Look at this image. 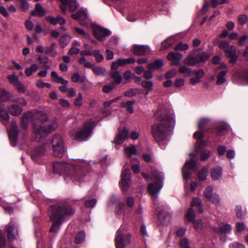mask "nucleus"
<instances>
[{"instance_id":"f257e3e1","label":"nucleus","mask_w":248,"mask_h":248,"mask_svg":"<svg viewBox=\"0 0 248 248\" xmlns=\"http://www.w3.org/2000/svg\"><path fill=\"white\" fill-rule=\"evenodd\" d=\"M75 213V209L69 202L62 201L51 205L48 208V216L52 224L49 232H57L63 222Z\"/></svg>"},{"instance_id":"f03ea898","label":"nucleus","mask_w":248,"mask_h":248,"mask_svg":"<svg viewBox=\"0 0 248 248\" xmlns=\"http://www.w3.org/2000/svg\"><path fill=\"white\" fill-rule=\"evenodd\" d=\"M53 166L55 173L61 174L65 172L73 180L79 181L81 177L86 175L89 164L83 160H78L73 164L55 162Z\"/></svg>"},{"instance_id":"7ed1b4c3","label":"nucleus","mask_w":248,"mask_h":248,"mask_svg":"<svg viewBox=\"0 0 248 248\" xmlns=\"http://www.w3.org/2000/svg\"><path fill=\"white\" fill-rule=\"evenodd\" d=\"M155 116L158 121L152 126V133L155 140L160 143L167 140L172 120L168 115L161 116L159 112Z\"/></svg>"},{"instance_id":"20e7f679","label":"nucleus","mask_w":248,"mask_h":248,"mask_svg":"<svg viewBox=\"0 0 248 248\" xmlns=\"http://www.w3.org/2000/svg\"><path fill=\"white\" fill-rule=\"evenodd\" d=\"M58 126V122L57 119H54L51 124L43 126L39 124L33 123V133L35 135L36 140H41L47 134L50 133L56 129Z\"/></svg>"},{"instance_id":"39448f33","label":"nucleus","mask_w":248,"mask_h":248,"mask_svg":"<svg viewBox=\"0 0 248 248\" xmlns=\"http://www.w3.org/2000/svg\"><path fill=\"white\" fill-rule=\"evenodd\" d=\"M152 178L155 180L156 182L155 183H150L148 185V191L153 198L155 200L157 199V194L162 187L163 178L160 172L154 170L152 172Z\"/></svg>"},{"instance_id":"423d86ee","label":"nucleus","mask_w":248,"mask_h":248,"mask_svg":"<svg viewBox=\"0 0 248 248\" xmlns=\"http://www.w3.org/2000/svg\"><path fill=\"white\" fill-rule=\"evenodd\" d=\"M53 155L55 156L62 158L65 153L63 139L60 135H55L51 140Z\"/></svg>"},{"instance_id":"0eeeda50","label":"nucleus","mask_w":248,"mask_h":248,"mask_svg":"<svg viewBox=\"0 0 248 248\" xmlns=\"http://www.w3.org/2000/svg\"><path fill=\"white\" fill-rule=\"evenodd\" d=\"M131 238L130 234L126 233L124 229H120L116 233V248H125L127 245L131 243Z\"/></svg>"},{"instance_id":"6e6552de","label":"nucleus","mask_w":248,"mask_h":248,"mask_svg":"<svg viewBox=\"0 0 248 248\" xmlns=\"http://www.w3.org/2000/svg\"><path fill=\"white\" fill-rule=\"evenodd\" d=\"M94 122L92 121L86 122L82 128L76 133L75 139L79 141L86 139L92 132L94 127Z\"/></svg>"},{"instance_id":"1a4fd4ad","label":"nucleus","mask_w":248,"mask_h":248,"mask_svg":"<svg viewBox=\"0 0 248 248\" xmlns=\"http://www.w3.org/2000/svg\"><path fill=\"white\" fill-rule=\"evenodd\" d=\"M0 99L3 101L11 100L15 103H18L22 106H25L27 104L26 100L24 98L15 99V95L13 93L1 89H0Z\"/></svg>"},{"instance_id":"9d476101","label":"nucleus","mask_w":248,"mask_h":248,"mask_svg":"<svg viewBox=\"0 0 248 248\" xmlns=\"http://www.w3.org/2000/svg\"><path fill=\"white\" fill-rule=\"evenodd\" d=\"M133 54L137 56H143L151 53V49L148 46L134 45L131 47Z\"/></svg>"},{"instance_id":"9b49d317","label":"nucleus","mask_w":248,"mask_h":248,"mask_svg":"<svg viewBox=\"0 0 248 248\" xmlns=\"http://www.w3.org/2000/svg\"><path fill=\"white\" fill-rule=\"evenodd\" d=\"M18 134L17 126L15 122H12L9 130V136L11 144L13 146H16Z\"/></svg>"},{"instance_id":"f8f14e48","label":"nucleus","mask_w":248,"mask_h":248,"mask_svg":"<svg viewBox=\"0 0 248 248\" xmlns=\"http://www.w3.org/2000/svg\"><path fill=\"white\" fill-rule=\"evenodd\" d=\"M93 33L95 37L102 41L104 37L109 35L110 32L100 26H95L93 27Z\"/></svg>"},{"instance_id":"ddd939ff","label":"nucleus","mask_w":248,"mask_h":248,"mask_svg":"<svg viewBox=\"0 0 248 248\" xmlns=\"http://www.w3.org/2000/svg\"><path fill=\"white\" fill-rule=\"evenodd\" d=\"M121 186L123 190H126L129 186L130 173L129 170L124 169L122 171Z\"/></svg>"},{"instance_id":"4468645a","label":"nucleus","mask_w":248,"mask_h":248,"mask_svg":"<svg viewBox=\"0 0 248 248\" xmlns=\"http://www.w3.org/2000/svg\"><path fill=\"white\" fill-rule=\"evenodd\" d=\"M6 228L8 239L10 241L15 239L17 235V229L16 225L13 223H10L6 226Z\"/></svg>"},{"instance_id":"2eb2a0df","label":"nucleus","mask_w":248,"mask_h":248,"mask_svg":"<svg viewBox=\"0 0 248 248\" xmlns=\"http://www.w3.org/2000/svg\"><path fill=\"white\" fill-rule=\"evenodd\" d=\"M19 105L12 103L7 106L8 112L12 116H17L20 115L23 111V109Z\"/></svg>"},{"instance_id":"dca6fc26","label":"nucleus","mask_w":248,"mask_h":248,"mask_svg":"<svg viewBox=\"0 0 248 248\" xmlns=\"http://www.w3.org/2000/svg\"><path fill=\"white\" fill-rule=\"evenodd\" d=\"M128 131L125 128L120 129L118 134L114 140V142L117 144H121L128 137Z\"/></svg>"},{"instance_id":"f3484780","label":"nucleus","mask_w":248,"mask_h":248,"mask_svg":"<svg viewBox=\"0 0 248 248\" xmlns=\"http://www.w3.org/2000/svg\"><path fill=\"white\" fill-rule=\"evenodd\" d=\"M183 55L179 53L170 52L167 55V59L171 61V64L173 65H177L180 62Z\"/></svg>"},{"instance_id":"a211bd4d","label":"nucleus","mask_w":248,"mask_h":248,"mask_svg":"<svg viewBox=\"0 0 248 248\" xmlns=\"http://www.w3.org/2000/svg\"><path fill=\"white\" fill-rule=\"evenodd\" d=\"M204 71L202 69L198 71H193L192 74L195 75V77H191L190 79V83L192 85H195L200 82L201 78L204 76Z\"/></svg>"},{"instance_id":"6ab92c4d","label":"nucleus","mask_w":248,"mask_h":248,"mask_svg":"<svg viewBox=\"0 0 248 248\" xmlns=\"http://www.w3.org/2000/svg\"><path fill=\"white\" fill-rule=\"evenodd\" d=\"M46 153V148L45 146H40L34 149L31 153V157L36 161L37 158L41 157Z\"/></svg>"},{"instance_id":"aec40b11","label":"nucleus","mask_w":248,"mask_h":248,"mask_svg":"<svg viewBox=\"0 0 248 248\" xmlns=\"http://www.w3.org/2000/svg\"><path fill=\"white\" fill-rule=\"evenodd\" d=\"M31 116L33 121H37L43 123L46 122L47 119L46 114L41 111L31 112Z\"/></svg>"},{"instance_id":"412c9836","label":"nucleus","mask_w":248,"mask_h":248,"mask_svg":"<svg viewBox=\"0 0 248 248\" xmlns=\"http://www.w3.org/2000/svg\"><path fill=\"white\" fill-rule=\"evenodd\" d=\"M31 115V112H26L23 114L21 121V125L23 128L26 129L28 126L29 122L33 121Z\"/></svg>"},{"instance_id":"4be33fe9","label":"nucleus","mask_w":248,"mask_h":248,"mask_svg":"<svg viewBox=\"0 0 248 248\" xmlns=\"http://www.w3.org/2000/svg\"><path fill=\"white\" fill-rule=\"evenodd\" d=\"M184 63L186 65L192 66H194L199 63L195 56V53L192 52L189 54L185 59Z\"/></svg>"},{"instance_id":"5701e85b","label":"nucleus","mask_w":248,"mask_h":248,"mask_svg":"<svg viewBox=\"0 0 248 248\" xmlns=\"http://www.w3.org/2000/svg\"><path fill=\"white\" fill-rule=\"evenodd\" d=\"M51 76L53 78L52 81L59 84H68V81L65 80L62 77L59 76L57 72L53 71L51 73Z\"/></svg>"},{"instance_id":"b1692460","label":"nucleus","mask_w":248,"mask_h":248,"mask_svg":"<svg viewBox=\"0 0 248 248\" xmlns=\"http://www.w3.org/2000/svg\"><path fill=\"white\" fill-rule=\"evenodd\" d=\"M10 116L5 109L4 106L0 103V118L2 121L7 122L10 119Z\"/></svg>"},{"instance_id":"393cba45","label":"nucleus","mask_w":248,"mask_h":248,"mask_svg":"<svg viewBox=\"0 0 248 248\" xmlns=\"http://www.w3.org/2000/svg\"><path fill=\"white\" fill-rule=\"evenodd\" d=\"M197 60L199 63H204L207 61L210 58V55L204 51L202 52L201 53L196 54Z\"/></svg>"},{"instance_id":"a878e982","label":"nucleus","mask_w":248,"mask_h":248,"mask_svg":"<svg viewBox=\"0 0 248 248\" xmlns=\"http://www.w3.org/2000/svg\"><path fill=\"white\" fill-rule=\"evenodd\" d=\"M163 65V62L162 60H156L152 62H150L148 65V68L153 71L156 69H159Z\"/></svg>"},{"instance_id":"bb28decb","label":"nucleus","mask_w":248,"mask_h":248,"mask_svg":"<svg viewBox=\"0 0 248 248\" xmlns=\"http://www.w3.org/2000/svg\"><path fill=\"white\" fill-rule=\"evenodd\" d=\"M62 3H67L69 6V10L71 12L76 10L78 7L76 0H59Z\"/></svg>"},{"instance_id":"cd10ccee","label":"nucleus","mask_w":248,"mask_h":248,"mask_svg":"<svg viewBox=\"0 0 248 248\" xmlns=\"http://www.w3.org/2000/svg\"><path fill=\"white\" fill-rule=\"evenodd\" d=\"M158 218L162 224L169 222L170 219V216L163 211H160L158 213Z\"/></svg>"},{"instance_id":"c85d7f7f","label":"nucleus","mask_w":248,"mask_h":248,"mask_svg":"<svg viewBox=\"0 0 248 248\" xmlns=\"http://www.w3.org/2000/svg\"><path fill=\"white\" fill-rule=\"evenodd\" d=\"M134 101H128L123 102L121 103L122 107L125 108L127 111L129 113H132L134 111L133 105L134 104Z\"/></svg>"},{"instance_id":"c756f323","label":"nucleus","mask_w":248,"mask_h":248,"mask_svg":"<svg viewBox=\"0 0 248 248\" xmlns=\"http://www.w3.org/2000/svg\"><path fill=\"white\" fill-rule=\"evenodd\" d=\"M211 176L214 180L218 179L221 176L222 169L219 167H217L211 170Z\"/></svg>"},{"instance_id":"7c9ffc66","label":"nucleus","mask_w":248,"mask_h":248,"mask_svg":"<svg viewBox=\"0 0 248 248\" xmlns=\"http://www.w3.org/2000/svg\"><path fill=\"white\" fill-rule=\"evenodd\" d=\"M9 82L15 87L20 81L18 77L16 75L15 73L9 75L7 77Z\"/></svg>"},{"instance_id":"2f4dec72","label":"nucleus","mask_w":248,"mask_h":248,"mask_svg":"<svg viewBox=\"0 0 248 248\" xmlns=\"http://www.w3.org/2000/svg\"><path fill=\"white\" fill-rule=\"evenodd\" d=\"M111 77L114 80V84H119L122 81V77L117 70L114 71L111 74Z\"/></svg>"},{"instance_id":"473e14b6","label":"nucleus","mask_w":248,"mask_h":248,"mask_svg":"<svg viewBox=\"0 0 248 248\" xmlns=\"http://www.w3.org/2000/svg\"><path fill=\"white\" fill-rule=\"evenodd\" d=\"M208 170L207 168L204 167L201 170L198 174V178L200 180L204 181L206 179Z\"/></svg>"},{"instance_id":"72a5a7b5","label":"nucleus","mask_w":248,"mask_h":248,"mask_svg":"<svg viewBox=\"0 0 248 248\" xmlns=\"http://www.w3.org/2000/svg\"><path fill=\"white\" fill-rule=\"evenodd\" d=\"M72 81L75 83H83L84 82L85 78L81 77L78 73H74L71 77Z\"/></svg>"},{"instance_id":"f704fd0d","label":"nucleus","mask_w":248,"mask_h":248,"mask_svg":"<svg viewBox=\"0 0 248 248\" xmlns=\"http://www.w3.org/2000/svg\"><path fill=\"white\" fill-rule=\"evenodd\" d=\"M226 74V71H222L218 73L217 76V80L216 84L217 85H220L223 84L226 81L225 76Z\"/></svg>"},{"instance_id":"c9c22d12","label":"nucleus","mask_w":248,"mask_h":248,"mask_svg":"<svg viewBox=\"0 0 248 248\" xmlns=\"http://www.w3.org/2000/svg\"><path fill=\"white\" fill-rule=\"evenodd\" d=\"M72 17L78 20H84L86 17V14L84 12L79 11L76 14H72Z\"/></svg>"},{"instance_id":"e433bc0d","label":"nucleus","mask_w":248,"mask_h":248,"mask_svg":"<svg viewBox=\"0 0 248 248\" xmlns=\"http://www.w3.org/2000/svg\"><path fill=\"white\" fill-rule=\"evenodd\" d=\"M196 162L193 158H191L190 160L185 163L184 167L187 168V170H195L196 167Z\"/></svg>"},{"instance_id":"4c0bfd02","label":"nucleus","mask_w":248,"mask_h":248,"mask_svg":"<svg viewBox=\"0 0 248 248\" xmlns=\"http://www.w3.org/2000/svg\"><path fill=\"white\" fill-rule=\"evenodd\" d=\"M213 190V188L211 186H208L204 190V196L209 201L214 195Z\"/></svg>"},{"instance_id":"58836bf2","label":"nucleus","mask_w":248,"mask_h":248,"mask_svg":"<svg viewBox=\"0 0 248 248\" xmlns=\"http://www.w3.org/2000/svg\"><path fill=\"white\" fill-rule=\"evenodd\" d=\"M135 62V60L133 58H129L127 59H121L119 58L118 59V62H119V64L121 66L125 65L127 64H131Z\"/></svg>"},{"instance_id":"ea45409f","label":"nucleus","mask_w":248,"mask_h":248,"mask_svg":"<svg viewBox=\"0 0 248 248\" xmlns=\"http://www.w3.org/2000/svg\"><path fill=\"white\" fill-rule=\"evenodd\" d=\"M70 37L67 35H64L59 38L60 43L62 47H64L70 42Z\"/></svg>"},{"instance_id":"a19ab883","label":"nucleus","mask_w":248,"mask_h":248,"mask_svg":"<svg viewBox=\"0 0 248 248\" xmlns=\"http://www.w3.org/2000/svg\"><path fill=\"white\" fill-rule=\"evenodd\" d=\"M124 152L127 157H130L132 155L137 154V150L134 146L126 147L125 148Z\"/></svg>"},{"instance_id":"79ce46f5","label":"nucleus","mask_w":248,"mask_h":248,"mask_svg":"<svg viewBox=\"0 0 248 248\" xmlns=\"http://www.w3.org/2000/svg\"><path fill=\"white\" fill-rule=\"evenodd\" d=\"M228 127L223 124L219 125L217 128V133L219 136H222L228 132Z\"/></svg>"},{"instance_id":"37998d69","label":"nucleus","mask_w":248,"mask_h":248,"mask_svg":"<svg viewBox=\"0 0 248 248\" xmlns=\"http://www.w3.org/2000/svg\"><path fill=\"white\" fill-rule=\"evenodd\" d=\"M219 229L221 232L227 233L231 231L232 228L229 224L221 223L219 225Z\"/></svg>"},{"instance_id":"c03bdc74","label":"nucleus","mask_w":248,"mask_h":248,"mask_svg":"<svg viewBox=\"0 0 248 248\" xmlns=\"http://www.w3.org/2000/svg\"><path fill=\"white\" fill-rule=\"evenodd\" d=\"M140 85L143 88L147 89L148 91H151L153 90V83L151 81H142Z\"/></svg>"},{"instance_id":"a18cd8bd","label":"nucleus","mask_w":248,"mask_h":248,"mask_svg":"<svg viewBox=\"0 0 248 248\" xmlns=\"http://www.w3.org/2000/svg\"><path fill=\"white\" fill-rule=\"evenodd\" d=\"M35 12L38 16L42 17L45 15V11L40 3L35 5Z\"/></svg>"},{"instance_id":"49530a36","label":"nucleus","mask_w":248,"mask_h":248,"mask_svg":"<svg viewBox=\"0 0 248 248\" xmlns=\"http://www.w3.org/2000/svg\"><path fill=\"white\" fill-rule=\"evenodd\" d=\"M224 52L227 57L233 56L236 54V48L233 46H230L224 50Z\"/></svg>"},{"instance_id":"de8ad7c7","label":"nucleus","mask_w":248,"mask_h":248,"mask_svg":"<svg viewBox=\"0 0 248 248\" xmlns=\"http://www.w3.org/2000/svg\"><path fill=\"white\" fill-rule=\"evenodd\" d=\"M179 71L180 73L185 74L186 76H190L193 73V71L190 68H187L186 66H181L180 67Z\"/></svg>"},{"instance_id":"09e8293b","label":"nucleus","mask_w":248,"mask_h":248,"mask_svg":"<svg viewBox=\"0 0 248 248\" xmlns=\"http://www.w3.org/2000/svg\"><path fill=\"white\" fill-rule=\"evenodd\" d=\"M85 238V234L83 232H80L75 236V242L80 244L82 242Z\"/></svg>"},{"instance_id":"8fccbe9b","label":"nucleus","mask_w":248,"mask_h":248,"mask_svg":"<svg viewBox=\"0 0 248 248\" xmlns=\"http://www.w3.org/2000/svg\"><path fill=\"white\" fill-rule=\"evenodd\" d=\"M186 218L188 221L193 222L195 220V215L192 208H189L187 212Z\"/></svg>"},{"instance_id":"3c124183","label":"nucleus","mask_w":248,"mask_h":248,"mask_svg":"<svg viewBox=\"0 0 248 248\" xmlns=\"http://www.w3.org/2000/svg\"><path fill=\"white\" fill-rule=\"evenodd\" d=\"M92 68L93 72L97 76L104 75L106 73V70L103 68L93 66Z\"/></svg>"},{"instance_id":"603ef678","label":"nucleus","mask_w":248,"mask_h":248,"mask_svg":"<svg viewBox=\"0 0 248 248\" xmlns=\"http://www.w3.org/2000/svg\"><path fill=\"white\" fill-rule=\"evenodd\" d=\"M15 88L20 93H23L26 91V88L24 84L19 81L15 87Z\"/></svg>"},{"instance_id":"864d4df0","label":"nucleus","mask_w":248,"mask_h":248,"mask_svg":"<svg viewBox=\"0 0 248 248\" xmlns=\"http://www.w3.org/2000/svg\"><path fill=\"white\" fill-rule=\"evenodd\" d=\"M207 145L205 141L202 140H197L196 144V150L197 152L202 150Z\"/></svg>"},{"instance_id":"5fc2aeb1","label":"nucleus","mask_w":248,"mask_h":248,"mask_svg":"<svg viewBox=\"0 0 248 248\" xmlns=\"http://www.w3.org/2000/svg\"><path fill=\"white\" fill-rule=\"evenodd\" d=\"M189 48V46L187 44H183L182 43H179L177 45H176L174 47V50L175 51L179 50H186L188 49Z\"/></svg>"},{"instance_id":"6e6d98bb","label":"nucleus","mask_w":248,"mask_h":248,"mask_svg":"<svg viewBox=\"0 0 248 248\" xmlns=\"http://www.w3.org/2000/svg\"><path fill=\"white\" fill-rule=\"evenodd\" d=\"M248 20V17L246 15H240L238 16V22L240 25H244L247 23Z\"/></svg>"},{"instance_id":"4d7b16f0","label":"nucleus","mask_w":248,"mask_h":248,"mask_svg":"<svg viewBox=\"0 0 248 248\" xmlns=\"http://www.w3.org/2000/svg\"><path fill=\"white\" fill-rule=\"evenodd\" d=\"M209 201L217 206L220 204V200L219 195L217 194H214V196L209 200Z\"/></svg>"},{"instance_id":"13d9d810","label":"nucleus","mask_w":248,"mask_h":248,"mask_svg":"<svg viewBox=\"0 0 248 248\" xmlns=\"http://www.w3.org/2000/svg\"><path fill=\"white\" fill-rule=\"evenodd\" d=\"M217 42L218 43V46L219 47L220 49H224V50L225 49H226L227 48H228L229 47V46H230L229 45V43L226 41H222L217 40Z\"/></svg>"},{"instance_id":"bf43d9fd","label":"nucleus","mask_w":248,"mask_h":248,"mask_svg":"<svg viewBox=\"0 0 248 248\" xmlns=\"http://www.w3.org/2000/svg\"><path fill=\"white\" fill-rule=\"evenodd\" d=\"M93 55L94 56L96 61L98 62H101L104 59L103 55L99 53V51L98 50H93Z\"/></svg>"},{"instance_id":"052dcab7","label":"nucleus","mask_w":248,"mask_h":248,"mask_svg":"<svg viewBox=\"0 0 248 248\" xmlns=\"http://www.w3.org/2000/svg\"><path fill=\"white\" fill-rule=\"evenodd\" d=\"M180 246L181 248H191L188 240L186 238H185L180 241Z\"/></svg>"},{"instance_id":"680f3d73","label":"nucleus","mask_w":248,"mask_h":248,"mask_svg":"<svg viewBox=\"0 0 248 248\" xmlns=\"http://www.w3.org/2000/svg\"><path fill=\"white\" fill-rule=\"evenodd\" d=\"M96 200L95 199L86 201L84 202V205L88 208H93L96 204Z\"/></svg>"},{"instance_id":"e2e57ef3","label":"nucleus","mask_w":248,"mask_h":248,"mask_svg":"<svg viewBox=\"0 0 248 248\" xmlns=\"http://www.w3.org/2000/svg\"><path fill=\"white\" fill-rule=\"evenodd\" d=\"M114 83H112L111 85H105L102 89V91L105 93H109L114 88Z\"/></svg>"},{"instance_id":"0e129e2a","label":"nucleus","mask_w":248,"mask_h":248,"mask_svg":"<svg viewBox=\"0 0 248 248\" xmlns=\"http://www.w3.org/2000/svg\"><path fill=\"white\" fill-rule=\"evenodd\" d=\"M79 62L82 65L86 67H91L92 66V63L87 61L85 58L81 57L79 60Z\"/></svg>"},{"instance_id":"69168bd1","label":"nucleus","mask_w":248,"mask_h":248,"mask_svg":"<svg viewBox=\"0 0 248 248\" xmlns=\"http://www.w3.org/2000/svg\"><path fill=\"white\" fill-rule=\"evenodd\" d=\"M36 86L40 88H43L44 87H46L47 88H50L51 87L50 84L48 83H45L41 80H38L37 81Z\"/></svg>"},{"instance_id":"338daca9","label":"nucleus","mask_w":248,"mask_h":248,"mask_svg":"<svg viewBox=\"0 0 248 248\" xmlns=\"http://www.w3.org/2000/svg\"><path fill=\"white\" fill-rule=\"evenodd\" d=\"M74 104L76 106L80 107L82 105V96L81 93H79L78 96L74 101Z\"/></svg>"},{"instance_id":"774afa93","label":"nucleus","mask_w":248,"mask_h":248,"mask_svg":"<svg viewBox=\"0 0 248 248\" xmlns=\"http://www.w3.org/2000/svg\"><path fill=\"white\" fill-rule=\"evenodd\" d=\"M209 122V119L207 118H202L201 119L199 122V128L200 129L202 130L204 128V125H205Z\"/></svg>"}]
</instances>
